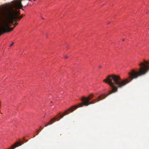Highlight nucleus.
<instances>
[{
    "label": "nucleus",
    "instance_id": "nucleus-2",
    "mask_svg": "<svg viewBox=\"0 0 149 149\" xmlns=\"http://www.w3.org/2000/svg\"><path fill=\"white\" fill-rule=\"evenodd\" d=\"M93 96V95L92 94L87 97H83L81 99L83 103H79L78 105H77L76 106L78 107H81L84 105L87 106L90 104H94L96 102H98L104 99L105 97L107 96V95L106 96H104L103 95H100L96 99L89 102V100L92 99Z\"/></svg>",
    "mask_w": 149,
    "mask_h": 149
},
{
    "label": "nucleus",
    "instance_id": "nucleus-1",
    "mask_svg": "<svg viewBox=\"0 0 149 149\" xmlns=\"http://www.w3.org/2000/svg\"><path fill=\"white\" fill-rule=\"evenodd\" d=\"M139 65L142 66L139 68V70H132L129 73V77L127 78L122 79L119 75L115 74L107 76L103 81L108 84L112 88L109 95L117 92L118 88H122L133 79L145 74L149 71V61H145L144 63H141Z\"/></svg>",
    "mask_w": 149,
    "mask_h": 149
},
{
    "label": "nucleus",
    "instance_id": "nucleus-7",
    "mask_svg": "<svg viewBox=\"0 0 149 149\" xmlns=\"http://www.w3.org/2000/svg\"><path fill=\"white\" fill-rule=\"evenodd\" d=\"M52 124V123H48L46 125L45 127H47V126H48V125H51Z\"/></svg>",
    "mask_w": 149,
    "mask_h": 149
},
{
    "label": "nucleus",
    "instance_id": "nucleus-3",
    "mask_svg": "<svg viewBox=\"0 0 149 149\" xmlns=\"http://www.w3.org/2000/svg\"><path fill=\"white\" fill-rule=\"evenodd\" d=\"M9 32L10 31L8 30V29L3 21H2L0 25V35H1L3 33Z\"/></svg>",
    "mask_w": 149,
    "mask_h": 149
},
{
    "label": "nucleus",
    "instance_id": "nucleus-11",
    "mask_svg": "<svg viewBox=\"0 0 149 149\" xmlns=\"http://www.w3.org/2000/svg\"><path fill=\"white\" fill-rule=\"evenodd\" d=\"M110 23V22H108V23H107V24H109V23Z\"/></svg>",
    "mask_w": 149,
    "mask_h": 149
},
{
    "label": "nucleus",
    "instance_id": "nucleus-16",
    "mask_svg": "<svg viewBox=\"0 0 149 149\" xmlns=\"http://www.w3.org/2000/svg\"><path fill=\"white\" fill-rule=\"evenodd\" d=\"M42 19H44V18H43V17H42Z\"/></svg>",
    "mask_w": 149,
    "mask_h": 149
},
{
    "label": "nucleus",
    "instance_id": "nucleus-15",
    "mask_svg": "<svg viewBox=\"0 0 149 149\" xmlns=\"http://www.w3.org/2000/svg\"><path fill=\"white\" fill-rule=\"evenodd\" d=\"M35 135H34V136H33V137H35Z\"/></svg>",
    "mask_w": 149,
    "mask_h": 149
},
{
    "label": "nucleus",
    "instance_id": "nucleus-18",
    "mask_svg": "<svg viewBox=\"0 0 149 149\" xmlns=\"http://www.w3.org/2000/svg\"><path fill=\"white\" fill-rule=\"evenodd\" d=\"M38 134V133H37V134H36V135H37Z\"/></svg>",
    "mask_w": 149,
    "mask_h": 149
},
{
    "label": "nucleus",
    "instance_id": "nucleus-5",
    "mask_svg": "<svg viewBox=\"0 0 149 149\" xmlns=\"http://www.w3.org/2000/svg\"><path fill=\"white\" fill-rule=\"evenodd\" d=\"M55 120L59 121L60 120V119H58V118L56 116L54 117V118L51 119V120L48 123H52V124Z\"/></svg>",
    "mask_w": 149,
    "mask_h": 149
},
{
    "label": "nucleus",
    "instance_id": "nucleus-4",
    "mask_svg": "<svg viewBox=\"0 0 149 149\" xmlns=\"http://www.w3.org/2000/svg\"><path fill=\"white\" fill-rule=\"evenodd\" d=\"M78 108V107H76V106H73L71 107L70 108L68 109L67 110L64 111L63 114L60 115V116L59 117L60 118L59 119H60L61 118H62L63 117L69 114V113L68 112H72L75 109H77Z\"/></svg>",
    "mask_w": 149,
    "mask_h": 149
},
{
    "label": "nucleus",
    "instance_id": "nucleus-10",
    "mask_svg": "<svg viewBox=\"0 0 149 149\" xmlns=\"http://www.w3.org/2000/svg\"><path fill=\"white\" fill-rule=\"evenodd\" d=\"M64 57L65 58H68V57L67 56H64Z\"/></svg>",
    "mask_w": 149,
    "mask_h": 149
},
{
    "label": "nucleus",
    "instance_id": "nucleus-9",
    "mask_svg": "<svg viewBox=\"0 0 149 149\" xmlns=\"http://www.w3.org/2000/svg\"><path fill=\"white\" fill-rule=\"evenodd\" d=\"M14 44V42H13L10 45V47H11Z\"/></svg>",
    "mask_w": 149,
    "mask_h": 149
},
{
    "label": "nucleus",
    "instance_id": "nucleus-6",
    "mask_svg": "<svg viewBox=\"0 0 149 149\" xmlns=\"http://www.w3.org/2000/svg\"><path fill=\"white\" fill-rule=\"evenodd\" d=\"M15 21H14V22H15L14 24H12L13 25H17L18 24V23L17 22V19H15Z\"/></svg>",
    "mask_w": 149,
    "mask_h": 149
},
{
    "label": "nucleus",
    "instance_id": "nucleus-12",
    "mask_svg": "<svg viewBox=\"0 0 149 149\" xmlns=\"http://www.w3.org/2000/svg\"><path fill=\"white\" fill-rule=\"evenodd\" d=\"M36 132H39V130H37V131H36Z\"/></svg>",
    "mask_w": 149,
    "mask_h": 149
},
{
    "label": "nucleus",
    "instance_id": "nucleus-14",
    "mask_svg": "<svg viewBox=\"0 0 149 149\" xmlns=\"http://www.w3.org/2000/svg\"><path fill=\"white\" fill-rule=\"evenodd\" d=\"M125 40V39L124 38L123 39V41H124Z\"/></svg>",
    "mask_w": 149,
    "mask_h": 149
},
{
    "label": "nucleus",
    "instance_id": "nucleus-19",
    "mask_svg": "<svg viewBox=\"0 0 149 149\" xmlns=\"http://www.w3.org/2000/svg\"><path fill=\"white\" fill-rule=\"evenodd\" d=\"M51 103H52V101H51Z\"/></svg>",
    "mask_w": 149,
    "mask_h": 149
},
{
    "label": "nucleus",
    "instance_id": "nucleus-17",
    "mask_svg": "<svg viewBox=\"0 0 149 149\" xmlns=\"http://www.w3.org/2000/svg\"><path fill=\"white\" fill-rule=\"evenodd\" d=\"M99 67H100V68H101V66H100Z\"/></svg>",
    "mask_w": 149,
    "mask_h": 149
},
{
    "label": "nucleus",
    "instance_id": "nucleus-13",
    "mask_svg": "<svg viewBox=\"0 0 149 149\" xmlns=\"http://www.w3.org/2000/svg\"><path fill=\"white\" fill-rule=\"evenodd\" d=\"M14 25V27H13V28H14V27H15L16 26V25Z\"/></svg>",
    "mask_w": 149,
    "mask_h": 149
},
{
    "label": "nucleus",
    "instance_id": "nucleus-8",
    "mask_svg": "<svg viewBox=\"0 0 149 149\" xmlns=\"http://www.w3.org/2000/svg\"><path fill=\"white\" fill-rule=\"evenodd\" d=\"M24 5H26L24 7H25V6H27L28 4V3L27 2H25V3H24Z\"/></svg>",
    "mask_w": 149,
    "mask_h": 149
}]
</instances>
